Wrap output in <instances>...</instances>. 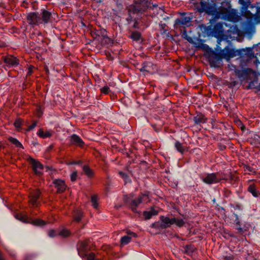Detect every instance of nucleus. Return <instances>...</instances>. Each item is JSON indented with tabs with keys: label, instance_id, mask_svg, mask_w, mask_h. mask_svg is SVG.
Segmentation results:
<instances>
[{
	"label": "nucleus",
	"instance_id": "f257e3e1",
	"mask_svg": "<svg viewBox=\"0 0 260 260\" xmlns=\"http://www.w3.org/2000/svg\"><path fill=\"white\" fill-rule=\"evenodd\" d=\"M159 220L161 222H156L152 224V227L155 229H165L170 227L172 225L175 224L179 227L183 226L184 224V221L181 218H172L161 215L159 216Z\"/></svg>",
	"mask_w": 260,
	"mask_h": 260
},
{
	"label": "nucleus",
	"instance_id": "f03ea898",
	"mask_svg": "<svg viewBox=\"0 0 260 260\" xmlns=\"http://www.w3.org/2000/svg\"><path fill=\"white\" fill-rule=\"evenodd\" d=\"M148 201V196L144 193H141L137 198H134L132 194L124 197L125 204L134 212H137V209L139 205L143 203H147Z\"/></svg>",
	"mask_w": 260,
	"mask_h": 260
},
{
	"label": "nucleus",
	"instance_id": "7ed1b4c3",
	"mask_svg": "<svg viewBox=\"0 0 260 260\" xmlns=\"http://www.w3.org/2000/svg\"><path fill=\"white\" fill-rule=\"evenodd\" d=\"M151 7L150 0H135L130 11L134 14L142 13Z\"/></svg>",
	"mask_w": 260,
	"mask_h": 260
},
{
	"label": "nucleus",
	"instance_id": "20e7f679",
	"mask_svg": "<svg viewBox=\"0 0 260 260\" xmlns=\"http://www.w3.org/2000/svg\"><path fill=\"white\" fill-rule=\"evenodd\" d=\"M215 0H201L200 7L197 8L200 13L206 12L209 14H214L215 12Z\"/></svg>",
	"mask_w": 260,
	"mask_h": 260
},
{
	"label": "nucleus",
	"instance_id": "39448f33",
	"mask_svg": "<svg viewBox=\"0 0 260 260\" xmlns=\"http://www.w3.org/2000/svg\"><path fill=\"white\" fill-rule=\"evenodd\" d=\"M206 30L209 35L217 38H222L224 36L223 24L221 23H216L214 25L211 24L206 27Z\"/></svg>",
	"mask_w": 260,
	"mask_h": 260
},
{
	"label": "nucleus",
	"instance_id": "423d86ee",
	"mask_svg": "<svg viewBox=\"0 0 260 260\" xmlns=\"http://www.w3.org/2000/svg\"><path fill=\"white\" fill-rule=\"evenodd\" d=\"M222 180L225 179L222 178L219 173H209L202 178V181L207 184H216Z\"/></svg>",
	"mask_w": 260,
	"mask_h": 260
},
{
	"label": "nucleus",
	"instance_id": "0eeeda50",
	"mask_svg": "<svg viewBox=\"0 0 260 260\" xmlns=\"http://www.w3.org/2000/svg\"><path fill=\"white\" fill-rule=\"evenodd\" d=\"M16 218L20 221L25 223L31 222L32 224L37 226H41L45 224V221L40 219L32 220L31 218L28 217L26 215L22 214H17L15 215Z\"/></svg>",
	"mask_w": 260,
	"mask_h": 260
},
{
	"label": "nucleus",
	"instance_id": "6e6552de",
	"mask_svg": "<svg viewBox=\"0 0 260 260\" xmlns=\"http://www.w3.org/2000/svg\"><path fill=\"white\" fill-rule=\"evenodd\" d=\"M89 240L80 241L77 245L78 254L82 257L87 255V252L90 250V245Z\"/></svg>",
	"mask_w": 260,
	"mask_h": 260
},
{
	"label": "nucleus",
	"instance_id": "1a4fd4ad",
	"mask_svg": "<svg viewBox=\"0 0 260 260\" xmlns=\"http://www.w3.org/2000/svg\"><path fill=\"white\" fill-rule=\"evenodd\" d=\"M41 192L39 189L32 190L29 195V203L34 207H38L40 204V198Z\"/></svg>",
	"mask_w": 260,
	"mask_h": 260
},
{
	"label": "nucleus",
	"instance_id": "9d476101",
	"mask_svg": "<svg viewBox=\"0 0 260 260\" xmlns=\"http://www.w3.org/2000/svg\"><path fill=\"white\" fill-rule=\"evenodd\" d=\"M52 14L50 12L42 9L39 14V18L40 24H46L50 22Z\"/></svg>",
	"mask_w": 260,
	"mask_h": 260
},
{
	"label": "nucleus",
	"instance_id": "9b49d317",
	"mask_svg": "<svg viewBox=\"0 0 260 260\" xmlns=\"http://www.w3.org/2000/svg\"><path fill=\"white\" fill-rule=\"evenodd\" d=\"M29 162L31 165L32 170L37 175H41V171L43 169V165L39 161L32 158H29Z\"/></svg>",
	"mask_w": 260,
	"mask_h": 260
},
{
	"label": "nucleus",
	"instance_id": "f8f14e48",
	"mask_svg": "<svg viewBox=\"0 0 260 260\" xmlns=\"http://www.w3.org/2000/svg\"><path fill=\"white\" fill-rule=\"evenodd\" d=\"M27 21L29 25L32 26L40 25L39 13L36 12L29 13L27 16Z\"/></svg>",
	"mask_w": 260,
	"mask_h": 260
},
{
	"label": "nucleus",
	"instance_id": "ddd939ff",
	"mask_svg": "<svg viewBox=\"0 0 260 260\" xmlns=\"http://www.w3.org/2000/svg\"><path fill=\"white\" fill-rule=\"evenodd\" d=\"M224 17L228 20L233 22H237L239 20V16L236 10H226L224 15Z\"/></svg>",
	"mask_w": 260,
	"mask_h": 260
},
{
	"label": "nucleus",
	"instance_id": "4468645a",
	"mask_svg": "<svg viewBox=\"0 0 260 260\" xmlns=\"http://www.w3.org/2000/svg\"><path fill=\"white\" fill-rule=\"evenodd\" d=\"M192 19V17L189 14L186 13H183L180 18L176 19L175 22V25L180 26L181 25H187L189 23Z\"/></svg>",
	"mask_w": 260,
	"mask_h": 260
},
{
	"label": "nucleus",
	"instance_id": "2eb2a0df",
	"mask_svg": "<svg viewBox=\"0 0 260 260\" xmlns=\"http://www.w3.org/2000/svg\"><path fill=\"white\" fill-rule=\"evenodd\" d=\"M53 184H54V187L56 188L57 192L58 193H62L67 187L65 181L61 179H54L53 181Z\"/></svg>",
	"mask_w": 260,
	"mask_h": 260
},
{
	"label": "nucleus",
	"instance_id": "dca6fc26",
	"mask_svg": "<svg viewBox=\"0 0 260 260\" xmlns=\"http://www.w3.org/2000/svg\"><path fill=\"white\" fill-rule=\"evenodd\" d=\"M159 209L156 206H153L150 208L149 211H145L143 212V215L145 219H150L152 216L156 215L158 214Z\"/></svg>",
	"mask_w": 260,
	"mask_h": 260
},
{
	"label": "nucleus",
	"instance_id": "f3484780",
	"mask_svg": "<svg viewBox=\"0 0 260 260\" xmlns=\"http://www.w3.org/2000/svg\"><path fill=\"white\" fill-rule=\"evenodd\" d=\"M156 70V66L151 62H145L142 64V68L140 69L141 72H146L152 73Z\"/></svg>",
	"mask_w": 260,
	"mask_h": 260
},
{
	"label": "nucleus",
	"instance_id": "a211bd4d",
	"mask_svg": "<svg viewBox=\"0 0 260 260\" xmlns=\"http://www.w3.org/2000/svg\"><path fill=\"white\" fill-rule=\"evenodd\" d=\"M4 60L7 64L12 67H16L19 64L18 60L17 58L12 55L6 56L4 57Z\"/></svg>",
	"mask_w": 260,
	"mask_h": 260
},
{
	"label": "nucleus",
	"instance_id": "6ab92c4d",
	"mask_svg": "<svg viewBox=\"0 0 260 260\" xmlns=\"http://www.w3.org/2000/svg\"><path fill=\"white\" fill-rule=\"evenodd\" d=\"M71 143L73 145L81 147L83 146L84 142L77 135L73 134L71 137Z\"/></svg>",
	"mask_w": 260,
	"mask_h": 260
},
{
	"label": "nucleus",
	"instance_id": "aec40b11",
	"mask_svg": "<svg viewBox=\"0 0 260 260\" xmlns=\"http://www.w3.org/2000/svg\"><path fill=\"white\" fill-rule=\"evenodd\" d=\"M247 191L255 198H257L260 196V191L257 189L256 185L253 183L248 185Z\"/></svg>",
	"mask_w": 260,
	"mask_h": 260
},
{
	"label": "nucleus",
	"instance_id": "412c9836",
	"mask_svg": "<svg viewBox=\"0 0 260 260\" xmlns=\"http://www.w3.org/2000/svg\"><path fill=\"white\" fill-rule=\"evenodd\" d=\"M96 35L99 37H101V41H105L106 43H109L111 42V39L108 37L106 35L105 30H98L96 32Z\"/></svg>",
	"mask_w": 260,
	"mask_h": 260
},
{
	"label": "nucleus",
	"instance_id": "4be33fe9",
	"mask_svg": "<svg viewBox=\"0 0 260 260\" xmlns=\"http://www.w3.org/2000/svg\"><path fill=\"white\" fill-rule=\"evenodd\" d=\"M253 72V71L252 69L247 68L243 70L238 71V72H236V74L239 78H243V79H244L246 78V76L248 74Z\"/></svg>",
	"mask_w": 260,
	"mask_h": 260
},
{
	"label": "nucleus",
	"instance_id": "5701e85b",
	"mask_svg": "<svg viewBox=\"0 0 260 260\" xmlns=\"http://www.w3.org/2000/svg\"><path fill=\"white\" fill-rule=\"evenodd\" d=\"M52 132L50 131L44 132L42 129H40L38 132V136L43 139L50 138L52 136Z\"/></svg>",
	"mask_w": 260,
	"mask_h": 260
},
{
	"label": "nucleus",
	"instance_id": "b1692460",
	"mask_svg": "<svg viewBox=\"0 0 260 260\" xmlns=\"http://www.w3.org/2000/svg\"><path fill=\"white\" fill-rule=\"evenodd\" d=\"M83 216V212L79 210H76L74 211L73 217V221L79 222L80 221Z\"/></svg>",
	"mask_w": 260,
	"mask_h": 260
},
{
	"label": "nucleus",
	"instance_id": "393cba45",
	"mask_svg": "<svg viewBox=\"0 0 260 260\" xmlns=\"http://www.w3.org/2000/svg\"><path fill=\"white\" fill-rule=\"evenodd\" d=\"M207 118L204 115L201 114L198 115L193 118V121L196 124L204 123L206 122Z\"/></svg>",
	"mask_w": 260,
	"mask_h": 260
},
{
	"label": "nucleus",
	"instance_id": "a878e982",
	"mask_svg": "<svg viewBox=\"0 0 260 260\" xmlns=\"http://www.w3.org/2000/svg\"><path fill=\"white\" fill-rule=\"evenodd\" d=\"M83 171L84 174L88 177H92L94 175V173L93 171L86 165H84L82 167Z\"/></svg>",
	"mask_w": 260,
	"mask_h": 260
},
{
	"label": "nucleus",
	"instance_id": "bb28decb",
	"mask_svg": "<svg viewBox=\"0 0 260 260\" xmlns=\"http://www.w3.org/2000/svg\"><path fill=\"white\" fill-rule=\"evenodd\" d=\"M8 140L18 148H23L22 144L16 138L10 137Z\"/></svg>",
	"mask_w": 260,
	"mask_h": 260
},
{
	"label": "nucleus",
	"instance_id": "cd10ccee",
	"mask_svg": "<svg viewBox=\"0 0 260 260\" xmlns=\"http://www.w3.org/2000/svg\"><path fill=\"white\" fill-rule=\"evenodd\" d=\"M58 234L63 238H66L70 236L71 233L68 229L63 228L58 232Z\"/></svg>",
	"mask_w": 260,
	"mask_h": 260
},
{
	"label": "nucleus",
	"instance_id": "c85d7f7f",
	"mask_svg": "<svg viewBox=\"0 0 260 260\" xmlns=\"http://www.w3.org/2000/svg\"><path fill=\"white\" fill-rule=\"evenodd\" d=\"M131 237L129 236H124L121 238L120 244L121 245H125L128 244L131 241Z\"/></svg>",
	"mask_w": 260,
	"mask_h": 260
},
{
	"label": "nucleus",
	"instance_id": "c756f323",
	"mask_svg": "<svg viewBox=\"0 0 260 260\" xmlns=\"http://www.w3.org/2000/svg\"><path fill=\"white\" fill-rule=\"evenodd\" d=\"M175 147L177 150L181 153H183L185 151V147L183 146L182 144L178 141H176L175 144Z\"/></svg>",
	"mask_w": 260,
	"mask_h": 260
},
{
	"label": "nucleus",
	"instance_id": "7c9ffc66",
	"mask_svg": "<svg viewBox=\"0 0 260 260\" xmlns=\"http://www.w3.org/2000/svg\"><path fill=\"white\" fill-rule=\"evenodd\" d=\"M141 34L137 31H134L131 33V38L134 41H139L141 39Z\"/></svg>",
	"mask_w": 260,
	"mask_h": 260
},
{
	"label": "nucleus",
	"instance_id": "2f4dec72",
	"mask_svg": "<svg viewBox=\"0 0 260 260\" xmlns=\"http://www.w3.org/2000/svg\"><path fill=\"white\" fill-rule=\"evenodd\" d=\"M23 122V120L20 118H17L15 120L14 125L18 131H20Z\"/></svg>",
	"mask_w": 260,
	"mask_h": 260
},
{
	"label": "nucleus",
	"instance_id": "473e14b6",
	"mask_svg": "<svg viewBox=\"0 0 260 260\" xmlns=\"http://www.w3.org/2000/svg\"><path fill=\"white\" fill-rule=\"evenodd\" d=\"M226 53L224 54V57L231 58L233 57L235 55V52L233 50L230 49L229 48H225Z\"/></svg>",
	"mask_w": 260,
	"mask_h": 260
},
{
	"label": "nucleus",
	"instance_id": "72a5a7b5",
	"mask_svg": "<svg viewBox=\"0 0 260 260\" xmlns=\"http://www.w3.org/2000/svg\"><path fill=\"white\" fill-rule=\"evenodd\" d=\"M184 252L187 254H191L194 251V247L190 245H187L183 247Z\"/></svg>",
	"mask_w": 260,
	"mask_h": 260
},
{
	"label": "nucleus",
	"instance_id": "f704fd0d",
	"mask_svg": "<svg viewBox=\"0 0 260 260\" xmlns=\"http://www.w3.org/2000/svg\"><path fill=\"white\" fill-rule=\"evenodd\" d=\"M83 259L86 258L87 260H102L101 258H96V256L94 253L91 252L90 253H87V255L84 256Z\"/></svg>",
	"mask_w": 260,
	"mask_h": 260
},
{
	"label": "nucleus",
	"instance_id": "c9c22d12",
	"mask_svg": "<svg viewBox=\"0 0 260 260\" xmlns=\"http://www.w3.org/2000/svg\"><path fill=\"white\" fill-rule=\"evenodd\" d=\"M91 201L92 203V206L95 208L97 209L98 207V199L96 195H93L91 197Z\"/></svg>",
	"mask_w": 260,
	"mask_h": 260
},
{
	"label": "nucleus",
	"instance_id": "e433bc0d",
	"mask_svg": "<svg viewBox=\"0 0 260 260\" xmlns=\"http://www.w3.org/2000/svg\"><path fill=\"white\" fill-rule=\"evenodd\" d=\"M110 91V88L107 86H105L101 89V92L104 93L105 94H108Z\"/></svg>",
	"mask_w": 260,
	"mask_h": 260
},
{
	"label": "nucleus",
	"instance_id": "4c0bfd02",
	"mask_svg": "<svg viewBox=\"0 0 260 260\" xmlns=\"http://www.w3.org/2000/svg\"><path fill=\"white\" fill-rule=\"evenodd\" d=\"M48 236L50 237H54L57 235H58V233L53 230H50L48 233Z\"/></svg>",
	"mask_w": 260,
	"mask_h": 260
},
{
	"label": "nucleus",
	"instance_id": "58836bf2",
	"mask_svg": "<svg viewBox=\"0 0 260 260\" xmlns=\"http://www.w3.org/2000/svg\"><path fill=\"white\" fill-rule=\"evenodd\" d=\"M77 178V172L76 171L73 172L71 174V180L72 182H74Z\"/></svg>",
	"mask_w": 260,
	"mask_h": 260
},
{
	"label": "nucleus",
	"instance_id": "ea45409f",
	"mask_svg": "<svg viewBox=\"0 0 260 260\" xmlns=\"http://www.w3.org/2000/svg\"><path fill=\"white\" fill-rule=\"evenodd\" d=\"M126 233L127 234V236H129L130 237H131V238H132L133 237H137V235L136 233L129 231V230H127L126 231Z\"/></svg>",
	"mask_w": 260,
	"mask_h": 260
},
{
	"label": "nucleus",
	"instance_id": "a19ab883",
	"mask_svg": "<svg viewBox=\"0 0 260 260\" xmlns=\"http://www.w3.org/2000/svg\"><path fill=\"white\" fill-rule=\"evenodd\" d=\"M246 0H239V2L242 4L245 8H247L248 6V3L246 2ZM258 11L260 12V8L258 9Z\"/></svg>",
	"mask_w": 260,
	"mask_h": 260
},
{
	"label": "nucleus",
	"instance_id": "79ce46f5",
	"mask_svg": "<svg viewBox=\"0 0 260 260\" xmlns=\"http://www.w3.org/2000/svg\"><path fill=\"white\" fill-rule=\"evenodd\" d=\"M119 174L125 180H126L128 178V175L122 171L119 172Z\"/></svg>",
	"mask_w": 260,
	"mask_h": 260
},
{
	"label": "nucleus",
	"instance_id": "37998d69",
	"mask_svg": "<svg viewBox=\"0 0 260 260\" xmlns=\"http://www.w3.org/2000/svg\"><path fill=\"white\" fill-rule=\"evenodd\" d=\"M37 126V121H34L32 124L28 126V128L26 129V131H29L33 129Z\"/></svg>",
	"mask_w": 260,
	"mask_h": 260
},
{
	"label": "nucleus",
	"instance_id": "c03bdc74",
	"mask_svg": "<svg viewBox=\"0 0 260 260\" xmlns=\"http://www.w3.org/2000/svg\"><path fill=\"white\" fill-rule=\"evenodd\" d=\"M34 68V67L33 66H30L28 68V70H27V76L31 75V74L32 73V70H33Z\"/></svg>",
	"mask_w": 260,
	"mask_h": 260
},
{
	"label": "nucleus",
	"instance_id": "a18cd8bd",
	"mask_svg": "<svg viewBox=\"0 0 260 260\" xmlns=\"http://www.w3.org/2000/svg\"><path fill=\"white\" fill-rule=\"evenodd\" d=\"M231 194V191L226 189L224 191V196L226 197H229L230 195Z\"/></svg>",
	"mask_w": 260,
	"mask_h": 260
},
{
	"label": "nucleus",
	"instance_id": "49530a36",
	"mask_svg": "<svg viewBox=\"0 0 260 260\" xmlns=\"http://www.w3.org/2000/svg\"><path fill=\"white\" fill-rule=\"evenodd\" d=\"M80 163H81V161H74L69 162L68 164L70 165H71L80 164Z\"/></svg>",
	"mask_w": 260,
	"mask_h": 260
},
{
	"label": "nucleus",
	"instance_id": "de8ad7c7",
	"mask_svg": "<svg viewBox=\"0 0 260 260\" xmlns=\"http://www.w3.org/2000/svg\"><path fill=\"white\" fill-rule=\"evenodd\" d=\"M139 23L137 20H135V23L133 25V27L135 28H139Z\"/></svg>",
	"mask_w": 260,
	"mask_h": 260
},
{
	"label": "nucleus",
	"instance_id": "09e8293b",
	"mask_svg": "<svg viewBox=\"0 0 260 260\" xmlns=\"http://www.w3.org/2000/svg\"><path fill=\"white\" fill-rule=\"evenodd\" d=\"M225 260H230L233 259V256L232 255L226 256L224 257Z\"/></svg>",
	"mask_w": 260,
	"mask_h": 260
},
{
	"label": "nucleus",
	"instance_id": "8fccbe9b",
	"mask_svg": "<svg viewBox=\"0 0 260 260\" xmlns=\"http://www.w3.org/2000/svg\"><path fill=\"white\" fill-rule=\"evenodd\" d=\"M0 260H5V258L3 256V254L2 252L0 251Z\"/></svg>",
	"mask_w": 260,
	"mask_h": 260
},
{
	"label": "nucleus",
	"instance_id": "3c124183",
	"mask_svg": "<svg viewBox=\"0 0 260 260\" xmlns=\"http://www.w3.org/2000/svg\"><path fill=\"white\" fill-rule=\"evenodd\" d=\"M237 230H238L239 232L242 233L243 232V229L241 227H237Z\"/></svg>",
	"mask_w": 260,
	"mask_h": 260
},
{
	"label": "nucleus",
	"instance_id": "603ef678",
	"mask_svg": "<svg viewBox=\"0 0 260 260\" xmlns=\"http://www.w3.org/2000/svg\"><path fill=\"white\" fill-rule=\"evenodd\" d=\"M186 40H187L189 42L192 41V39L190 37H189L188 38H186Z\"/></svg>",
	"mask_w": 260,
	"mask_h": 260
},
{
	"label": "nucleus",
	"instance_id": "864d4df0",
	"mask_svg": "<svg viewBox=\"0 0 260 260\" xmlns=\"http://www.w3.org/2000/svg\"><path fill=\"white\" fill-rule=\"evenodd\" d=\"M236 208H237V209H240V205H236Z\"/></svg>",
	"mask_w": 260,
	"mask_h": 260
},
{
	"label": "nucleus",
	"instance_id": "5fc2aeb1",
	"mask_svg": "<svg viewBox=\"0 0 260 260\" xmlns=\"http://www.w3.org/2000/svg\"><path fill=\"white\" fill-rule=\"evenodd\" d=\"M2 143L0 142V150L2 149Z\"/></svg>",
	"mask_w": 260,
	"mask_h": 260
},
{
	"label": "nucleus",
	"instance_id": "6e6d98bb",
	"mask_svg": "<svg viewBox=\"0 0 260 260\" xmlns=\"http://www.w3.org/2000/svg\"><path fill=\"white\" fill-rule=\"evenodd\" d=\"M218 59H217V61H218L219 60V56H217Z\"/></svg>",
	"mask_w": 260,
	"mask_h": 260
},
{
	"label": "nucleus",
	"instance_id": "4d7b16f0",
	"mask_svg": "<svg viewBox=\"0 0 260 260\" xmlns=\"http://www.w3.org/2000/svg\"><path fill=\"white\" fill-rule=\"evenodd\" d=\"M221 41V40H219L218 42V43L219 44H220V42Z\"/></svg>",
	"mask_w": 260,
	"mask_h": 260
},
{
	"label": "nucleus",
	"instance_id": "13d9d810",
	"mask_svg": "<svg viewBox=\"0 0 260 260\" xmlns=\"http://www.w3.org/2000/svg\"><path fill=\"white\" fill-rule=\"evenodd\" d=\"M252 181V180H249L248 181V182H251V181Z\"/></svg>",
	"mask_w": 260,
	"mask_h": 260
},
{
	"label": "nucleus",
	"instance_id": "bf43d9fd",
	"mask_svg": "<svg viewBox=\"0 0 260 260\" xmlns=\"http://www.w3.org/2000/svg\"><path fill=\"white\" fill-rule=\"evenodd\" d=\"M239 222H238L236 223L237 224H239Z\"/></svg>",
	"mask_w": 260,
	"mask_h": 260
}]
</instances>
